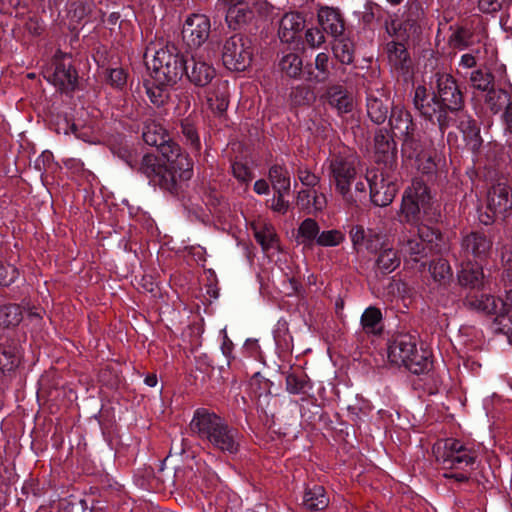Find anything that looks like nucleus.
Returning a JSON list of instances; mask_svg holds the SVG:
<instances>
[{"instance_id": "obj_8", "label": "nucleus", "mask_w": 512, "mask_h": 512, "mask_svg": "<svg viewBox=\"0 0 512 512\" xmlns=\"http://www.w3.org/2000/svg\"><path fill=\"white\" fill-rule=\"evenodd\" d=\"M459 285L466 290L463 304L470 310L482 314L497 311L496 298L485 293V276L482 261L463 259L457 271Z\"/></svg>"}, {"instance_id": "obj_34", "label": "nucleus", "mask_w": 512, "mask_h": 512, "mask_svg": "<svg viewBox=\"0 0 512 512\" xmlns=\"http://www.w3.org/2000/svg\"><path fill=\"white\" fill-rule=\"evenodd\" d=\"M286 391L292 395L308 397L313 389V383L309 376L301 369L290 370L285 374Z\"/></svg>"}, {"instance_id": "obj_15", "label": "nucleus", "mask_w": 512, "mask_h": 512, "mask_svg": "<svg viewBox=\"0 0 512 512\" xmlns=\"http://www.w3.org/2000/svg\"><path fill=\"white\" fill-rule=\"evenodd\" d=\"M374 158L381 170L395 171L397 167V143L388 128L376 129L373 137Z\"/></svg>"}, {"instance_id": "obj_29", "label": "nucleus", "mask_w": 512, "mask_h": 512, "mask_svg": "<svg viewBox=\"0 0 512 512\" xmlns=\"http://www.w3.org/2000/svg\"><path fill=\"white\" fill-rule=\"evenodd\" d=\"M52 81L62 90L74 91L78 81V74L71 62L66 63L64 58H56Z\"/></svg>"}, {"instance_id": "obj_33", "label": "nucleus", "mask_w": 512, "mask_h": 512, "mask_svg": "<svg viewBox=\"0 0 512 512\" xmlns=\"http://www.w3.org/2000/svg\"><path fill=\"white\" fill-rule=\"evenodd\" d=\"M365 108L366 114L373 124L380 126L388 120L390 107L387 100H383L372 92L366 93Z\"/></svg>"}, {"instance_id": "obj_30", "label": "nucleus", "mask_w": 512, "mask_h": 512, "mask_svg": "<svg viewBox=\"0 0 512 512\" xmlns=\"http://www.w3.org/2000/svg\"><path fill=\"white\" fill-rule=\"evenodd\" d=\"M94 2L86 0H73L67 4V18L69 21V30L72 33H78L80 26H83V20L91 17Z\"/></svg>"}, {"instance_id": "obj_46", "label": "nucleus", "mask_w": 512, "mask_h": 512, "mask_svg": "<svg viewBox=\"0 0 512 512\" xmlns=\"http://www.w3.org/2000/svg\"><path fill=\"white\" fill-rule=\"evenodd\" d=\"M23 319L22 309L18 304H5L0 306V326L4 328L15 327Z\"/></svg>"}, {"instance_id": "obj_10", "label": "nucleus", "mask_w": 512, "mask_h": 512, "mask_svg": "<svg viewBox=\"0 0 512 512\" xmlns=\"http://www.w3.org/2000/svg\"><path fill=\"white\" fill-rule=\"evenodd\" d=\"M357 158L354 156L335 155L329 164V177L335 185V190L347 204L356 203L351 191L352 183L356 180Z\"/></svg>"}, {"instance_id": "obj_7", "label": "nucleus", "mask_w": 512, "mask_h": 512, "mask_svg": "<svg viewBox=\"0 0 512 512\" xmlns=\"http://www.w3.org/2000/svg\"><path fill=\"white\" fill-rule=\"evenodd\" d=\"M388 359L391 364L404 367L410 373L423 376L430 393L437 390L440 383L433 371L431 353L423 347H417V335L410 332L396 333L388 342Z\"/></svg>"}, {"instance_id": "obj_9", "label": "nucleus", "mask_w": 512, "mask_h": 512, "mask_svg": "<svg viewBox=\"0 0 512 512\" xmlns=\"http://www.w3.org/2000/svg\"><path fill=\"white\" fill-rule=\"evenodd\" d=\"M111 151L128 167L140 172L144 175L149 183L158 186L162 191L171 195H177V184L172 180L170 174L165 167L159 166L158 157L154 154L147 153L141 158L132 145L127 142H120L111 147Z\"/></svg>"}, {"instance_id": "obj_24", "label": "nucleus", "mask_w": 512, "mask_h": 512, "mask_svg": "<svg viewBox=\"0 0 512 512\" xmlns=\"http://www.w3.org/2000/svg\"><path fill=\"white\" fill-rule=\"evenodd\" d=\"M317 21L322 31L333 38L344 35L345 19L339 8L322 6L317 13Z\"/></svg>"}, {"instance_id": "obj_18", "label": "nucleus", "mask_w": 512, "mask_h": 512, "mask_svg": "<svg viewBox=\"0 0 512 512\" xmlns=\"http://www.w3.org/2000/svg\"><path fill=\"white\" fill-rule=\"evenodd\" d=\"M185 74L187 80L195 87L203 88L211 83L216 76L213 65L202 58L186 56Z\"/></svg>"}, {"instance_id": "obj_43", "label": "nucleus", "mask_w": 512, "mask_h": 512, "mask_svg": "<svg viewBox=\"0 0 512 512\" xmlns=\"http://www.w3.org/2000/svg\"><path fill=\"white\" fill-rule=\"evenodd\" d=\"M390 18L388 12L379 4L368 1L364 5L362 14V22L366 26H371L374 23L385 27V22Z\"/></svg>"}, {"instance_id": "obj_28", "label": "nucleus", "mask_w": 512, "mask_h": 512, "mask_svg": "<svg viewBox=\"0 0 512 512\" xmlns=\"http://www.w3.org/2000/svg\"><path fill=\"white\" fill-rule=\"evenodd\" d=\"M330 503L326 489L318 484H306L302 496V506L308 512H321Z\"/></svg>"}, {"instance_id": "obj_37", "label": "nucleus", "mask_w": 512, "mask_h": 512, "mask_svg": "<svg viewBox=\"0 0 512 512\" xmlns=\"http://www.w3.org/2000/svg\"><path fill=\"white\" fill-rule=\"evenodd\" d=\"M250 384L258 399V406L261 407L262 410H265L269 406L271 398L277 395L272 391L274 383L262 376L259 372H256L252 376Z\"/></svg>"}, {"instance_id": "obj_49", "label": "nucleus", "mask_w": 512, "mask_h": 512, "mask_svg": "<svg viewBox=\"0 0 512 512\" xmlns=\"http://www.w3.org/2000/svg\"><path fill=\"white\" fill-rule=\"evenodd\" d=\"M345 239V235L336 229L325 230L316 239V244L321 247H335L340 245Z\"/></svg>"}, {"instance_id": "obj_20", "label": "nucleus", "mask_w": 512, "mask_h": 512, "mask_svg": "<svg viewBox=\"0 0 512 512\" xmlns=\"http://www.w3.org/2000/svg\"><path fill=\"white\" fill-rule=\"evenodd\" d=\"M320 99L336 110L339 116L350 113L353 110V99L342 84L329 83L326 85Z\"/></svg>"}, {"instance_id": "obj_41", "label": "nucleus", "mask_w": 512, "mask_h": 512, "mask_svg": "<svg viewBox=\"0 0 512 512\" xmlns=\"http://www.w3.org/2000/svg\"><path fill=\"white\" fill-rule=\"evenodd\" d=\"M268 179L272 184L273 190L290 192L291 179L290 173L284 164H273L268 171Z\"/></svg>"}, {"instance_id": "obj_53", "label": "nucleus", "mask_w": 512, "mask_h": 512, "mask_svg": "<svg viewBox=\"0 0 512 512\" xmlns=\"http://www.w3.org/2000/svg\"><path fill=\"white\" fill-rule=\"evenodd\" d=\"M254 236L256 241L260 244L262 250L265 252L272 249L277 243L276 234L268 228L262 231H256Z\"/></svg>"}, {"instance_id": "obj_42", "label": "nucleus", "mask_w": 512, "mask_h": 512, "mask_svg": "<svg viewBox=\"0 0 512 512\" xmlns=\"http://www.w3.org/2000/svg\"><path fill=\"white\" fill-rule=\"evenodd\" d=\"M301 401L300 414L304 421L309 424L320 422L323 418V409L318 404L317 398L314 395H308V397H302Z\"/></svg>"}, {"instance_id": "obj_2", "label": "nucleus", "mask_w": 512, "mask_h": 512, "mask_svg": "<svg viewBox=\"0 0 512 512\" xmlns=\"http://www.w3.org/2000/svg\"><path fill=\"white\" fill-rule=\"evenodd\" d=\"M401 214L404 220L411 225H423L431 233L424 234L419 229V238H410L406 241L403 251L410 260L419 262L426 256L425 242H432L433 239H440L441 232L430 228L428 225L438 223L441 219V213L432 202V196L429 187L424 181L414 179L405 189L401 201Z\"/></svg>"}, {"instance_id": "obj_50", "label": "nucleus", "mask_w": 512, "mask_h": 512, "mask_svg": "<svg viewBox=\"0 0 512 512\" xmlns=\"http://www.w3.org/2000/svg\"><path fill=\"white\" fill-rule=\"evenodd\" d=\"M127 72L122 67L108 68L105 71L107 83L118 90L124 89L127 84Z\"/></svg>"}, {"instance_id": "obj_58", "label": "nucleus", "mask_w": 512, "mask_h": 512, "mask_svg": "<svg viewBox=\"0 0 512 512\" xmlns=\"http://www.w3.org/2000/svg\"><path fill=\"white\" fill-rule=\"evenodd\" d=\"M510 1L511 0H479L478 8L483 13L491 14L501 10L503 5Z\"/></svg>"}, {"instance_id": "obj_45", "label": "nucleus", "mask_w": 512, "mask_h": 512, "mask_svg": "<svg viewBox=\"0 0 512 512\" xmlns=\"http://www.w3.org/2000/svg\"><path fill=\"white\" fill-rule=\"evenodd\" d=\"M413 26L414 22L411 20L397 22L391 17L385 22V30L390 36L396 38L395 42H406L410 37L409 32Z\"/></svg>"}, {"instance_id": "obj_17", "label": "nucleus", "mask_w": 512, "mask_h": 512, "mask_svg": "<svg viewBox=\"0 0 512 512\" xmlns=\"http://www.w3.org/2000/svg\"><path fill=\"white\" fill-rule=\"evenodd\" d=\"M352 247L356 252L363 250L376 254L385 245V236L371 228H364L362 225H352L349 230Z\"/></svg>"}, {"instance_id": "obj_62", "label": "nucleus", "mask_w": 512, "mask_h": 512, "mask_svg": "<svg viewBox=\"0 0 512 512\" xmlns=\"http://www.w3.org/2000/svg\"><path fill=\"white\" fill-rule=\"evenodd\" d=\"M226 8L236 5H253L254 8L263 11V7H266V0H219Z\"/></svg>"}, {"instance_id": "obj_13", "label": "nucleus", "mask_w": 512, "mask_h": 512, "mask_svg": "<svg viewBox=\"0 0 512 512\" xmlns=\"http://www.w3.org/2000/svg\"><path fill=\"white\" fill-rule=\"evenodd\" d=\"M263 11L254 8L253 5H236L226 8L225 21L229 29L234 31L252 32L257 28L258 19L267 17L273 11V5L266 0Z\"/></svg>"}, {"instance_id": "obj_59", "label": "nucleus", "mask_w": 512, "mask_h": 512, "mask_svg": "<svg viewBox=\"0 0 512 512\" xmlns=\"http://www.w3.org/2000/svg\"><path fill=\"white\" fill-rule=\"evenodd\" d=\"M233 176L240 182L248 183L253 178L252 171L243 163L236 162L232 165Z\"/></svg>"}, {"instance_id": "obj_16", "label": "nucleus", "mask_w": 512, "mask_h": 512, "mask_svg": "<svg viewBox=\"0 0 512 512\" xmlns=\"http://www.w3.org/2000/svg\"><path fill=\"white\" fill-rule=\"evenodd\" d=\"M211 23L208 16L194 13L183 24L182 37L189 48H199L209 38Z\"/></svg>"}, {"instance_id": "obj_25", "label": "nucleus", "mask_w": 512, "mask_h": 512, "mask_svg": "<svg viewBox=\"0 0 512 512\" xmlns=\"http://www.w3.org/2000/svg\"><path fill=\"white\" fill-rule=\"evenodd\" d=\"M180 139L185 146L195 155H199L202 149L200 134H199V120L196 115L189 114L188 116L180 119Z\"/></svg>"}, {"instance_id": "obj_61", "label": "nucleus", "mask_w": 512, "mask_h": 512, "mask_svg": "<svg viewBox=\"0 0 512 512\" xmlns=\"http://www.w3.org/2000/svg\"><path fill=\"white\" fill-rule=\"evenodd\" d=\"M297 175L300 182L307 187L314 188L320 182V177L312 173L308 169L299 168L297 171Z\"/></svg>"}, {"instance_id": "obj_64", "label": "nucleus", "mask_w": 512, "mask_h": 512, "mask_svg": "<svg viewBox=\"0 0 512 512\" xmlns=\"http://www.w3.org/2000/svg\"><path fill=\"white\" fill-rule=\"evenodd\" d=\"M502 120L505 125V132L508 135L512 134V102L506 107V109H504L502 113Z\"/></svg>"}, {"instance_id": "obj_5", "label": "nucleus", "mask_w": 512, "mask_h": 512, "mask_svg": "<svg viewBox=\"0 0 512 512\" xmlns=\"http://www.w3.org/2000/svg\"><path fill=\"white\" fill-rule=\"evenodd\" d=\"M187 52L182 51L175 43H167L155 52L152 60L150 77L143 85L146 94L156 107L164 106L170 97V89L185 74Z\"/></svg>"}, {"instance_id": "obj_38", "label": "nucleus", "mask_w": 512, "mask_h": 512, "mask_svg": "<svg viewBox=\"0 0 512 512\" xmlns=\"http://www.w3.org/2000/svg\"><path fill=\"white\" fill-rule=\"evenodd\" d=\"M486 107L494 115L504 111L512 103V96L503 88L492 87L486 92L484 99Z\"/></svg>"}, {"instance_id": "obj_39", "label": "nucleus", "mask_w": 512, "mask_h": 512, "mask_svg": "<svg viewBox=\"0 0 512 512\" xmlns=\"http://www.w3.org/2000/svg\"><path fill=\"white\" fill-rule=\"evenodd\" d=\"M335 42L332 46V51L335 59L341 65H351L355 59V45L354 42L346 36L334 38Z\"/></svg>"}, {"instance_id": "obj_52", "label": "nucleus", "mask_w": 512, "mask_h": 512, "mask_svg": "<svg viewBox=\"0 0 512 512\" xmlns=\"http://www.w3.org/2000/svg\"><path fill=\"white\" fill-rule=\"evenodd\" d=\"M274 339L279 348L285 351L290 350L292 337L288 334V324L286 321H278V327L274 331Z\"/></svg>"}, {"instance_id": "obj_54", "label": "nucleus", "mask_w": 512, "mask_h": 512, "mask_svg": "<svg viewBox=\"0 0 512 512\" xmlns=\"http://www.w3.org/2000/svg\"><path fill=\"white\" fill-rule=\"evenodd\" d=\"M18 270L0 260V286L8 287L18 278Z\"/></svg>"}, {"instance_id": "obj_48", "label": "nucleus", "mask_w": 512, "mask_h": 512, "mask_svg": "<svg viewBox=\"0 0 512 512\" xmlns=\"http://www.w3.org/2000/svg\"><path fill=\"white\" fill-rule=\"evenodd\" d=\"M400 138L402 139L401 151L404 156L412 159L420 154L422 146L420 140L415 135V131L402 134Z\"/></svg>"}, {"instance_id": "obj_40", "label": "nucleus", "mask_w": 512, "mask_h": 512, "mask_svg": "<svg viewBox=\"0 0 512 512\" xmlns=\"http://www.w3.org/2000/svg\"><path fill=\"white\" fill-rule=\"evenodd\" d=\"M429 272L435 282L446 287L453 279V271L447 259L436 258L430 262Z\"/></svg>"}, {"instance_id": "obj_22", "label": "nucleus", "mask_w": 512, "mask_h": 512, "mask_svg": "<svg viewBox=\"0 0 512 512\" xmlns=\"http://www.w3.org/2000/svg\"><path fill=\"white\" fill-rule=\"evenodd\" d=\"M487 209L506 217L512 210V184L498 182L487 193Z\"/></svg>"}, {"instance_id": "obj_55", "label": "nucleus", "mask_w": 512, "mask_h": 512, "mask_svg": "<svg viewBox=\"0 0 512 512\" xmlns=\"http://www.w3.org/2000/svg\"><path fill=\"white\" fill-rule=\"evenodd\" d=\"M274 196L271 201V209L280 214H286L290 208V203L285 199V196L290 192H284L281 190H274Z\"/></svg>"}, {"instance_id": "obj_21", "label": "nucleus", "mask_w": 512, "mask_h": 512, "mask_svg": "<svg viewBox=\"0 0 512 512\" xmlns=\"http://www.w3.org/2000/svg\"><path fill=\"white\" fill-rule=\"evenodd\" d=\"M497 311L489 315H495L492 329L496 333L507 336L512 343V288L506 290L505 298H496Z\"/></svg>"}, {"instance_id": "obj_27", "label": "nucleus", "mask_w": 512, "mask_h": 512, "mask_svg": "<svg viewBox=\"0 0 512 512\" xmlns=\"http://www.w3.org/2000/svg\"><path fill=\"white\" fill-rule=\"evenodd\" d=\"M457 128L462 133L468 149L477 155L483 144L478 122L470 115H458L456 117Z\"/></svg>"}, {"instance_id": "obj_11", "label": "nucleus", "mask_w": 512, "mask_h": 512, "mask_svg": "<svg viewBox=\"0 0 512 512\" xmlns=\"http://www.w3.org/2000/svg\"><path fill=\"white\" fill-rule=\"evenodd\" d=\"M254 47L250 37L236 33L224 42L222 48L223 65L230 71L243 72L252 63Z\"/></svg>"}, {"instance_id": "obj_1", "label": "nucleus", "mask_w": 512, "mask_h": 512, "mask_svg": "<svg viewBox=\"0 0 512 512\" xmlns=\"http://www.w3.org/2000/svg\"><path fill=\"white\" fill-rule=\"evenodd\" d=\"M413 104L424 119L438 126L443 135L464 110V92L453 75L437 71L431 76L428 87L419 85L415 88Z\"/></svg>"}, {"instance_id": "obj_35", "label": "nucleus", "mask_w": 512, "mask_h": 512, "mask_svg": "<svg viewBox=\"0 0 512 512\" xmlns=\"http://www.w3.org/2000/svg\"><path fill=\"white\" fill-rule=\"evenodd\" d=\"M374 269L376 275L385 276L394 272L401 264L399 252L385 245L377 253Z\"/></svg>"}, {"instance_id": "obj_6", "label": "nucleus", "mask_w": 512, "mask_h": 512, "mask_svg": "<svg viewBox=\"0 0 512 512\" xmlns=\"http://www.w3.org/2000/svg\"><path fill=\"white\" fill-rule=\"evenodd\" d=\"M143 141L154 146L160 153L158 157L159 166L165 167L173 181L177 184V195L184 192L187 181L193 175V162L188 154L183 152L181 147L174 142L167 130L154 120L144 124L142 132Z\"/></svg>"}, {"instance_id": "obj_56", "label": "nucleus", "mask_w": 512, "mask_h": 512, "mask_svg": "<svg viewBox=\"0 0 512 512\" xmlns=\"http://www.w3.org/2000/svg\"><path fill=\"white\" fill-rule=\"evenodd\" d=\"M305 41L312 48L319 47L325 42L324 32L319 28H309L305 32Z\"/></svg>"}, {"instance_id": "obj_31", "label": "nucleus", "mask_w": 512, "mask_h": 512, "mask_svg": "<svg viewBox=\"0 0 512 512\" xmlns=\"http://www.w3.org/2000/svg\"><path fill=\"white\" fill-rule=\"evenodd\" d=\"M278 68L283 77L295 80H305L306 65L302 57L296 52L283 54L278 61Z\"/></svg>"}, {"instance_id": "obj_23", "label": "nucleus", "mask_w": 512, "mask_h": 512, "mask_svg": "<svg viewBox=\"0 0 512 512\" xmlns=\"http://www.w3.org/2000/svg\"><path fill=\"white\" fill-rule=\"evenodd\" d=\"M305 18L298 12L285 13L278 26V37L282 43L299 45Z\"/></svg>"}, {"instance_id": "obj_4", "label": "nucleus", "mask_w": 512, "mask_h": 512, "mask_svg": "<svg viewBox=\"0 0 512 512\" xmlns=\"http://www.w3.org/2000/svg\"><path fill=\"white\" fill-rule=\"evenodd\" d=\"M436 460L442 465L443 478L457 486L483 483L485 480L484 466L478 451L462 440L445 438L438 440L433 446Z\"/></svg>"}, {"instance_id": "obj_47", "label": "nucleus", "mask_w": 512, "mask_h": 512, "mask_svg": "<svg viewBox=\"0 0 512 512\" xmlns=\"http://www.w3.org/2000/svg\"><path fill=\"white\" fill-rule=\"evenodd\" d=\"M470 83L473 88L487 92L494 87V75L488 70L477 69L471 72Z\"/></svg>"}, {"instance_id": "obj_19", "label": "nucleus", "mask_w": 512, "mask_h": 512, "mask_svg": "<svg viewBox=\"0 0 512 512\" xmlns=\"http://www.w3.org/2000/svg\"><path fill=\"white\" fill-rule=\"evenodd\" d=\"M334 60L328 53L320 52L315 56L314 63L306 64L305 81L315 85L329 84L334 75Z\"/></svg>"}, {"instance_id": "obj_44", "label": "nucleus", "mask_w": 512, "mask_h": 512, "mask_svg": "<svg viewBox=\"0 0 512 512\" xmlns=\"http://www.w3.org/2000/svg\"><path fill=\"white\" fill-rule=\"evenodd\" d=\"M320 226L313 218L304 219L298 227L297 237L301 238L300 243L306 247H312L316 244V239L319 236Z\"/></svg>"}, {"instance_id": "obj_57", "label": "nucleus", "mask_w": 512, "mask_h": 512, "mask_svg": "<svg viewBox=\"0 0 512 512\" xmlns=\"http://www.w3.org/2000/svg\"><path fill=\"white\" fill-rule=\"evenodd\" d=\"M53 165L54 156L53 153L48 150L43 151L34 162L35 169L41 173L46 172Z\"/></svg>"}, {"instance_id": "obj_63", "label": "nucleus", "mask_w": 512, "mask_h": 512, "mask_svg": "<svg viewBox=\"0 0 512 512\" xmlns=\"http://www.w3.org/2000/svg\"><path fill=\"white\" fill-rule=\"evenodd\" d=\"M22 493L25 495L32 494L34 497H40L43 494V489L40 487L38 482L30 480L24 483Z\"/></svg>"}, {"instance_id": "obj_14", "label": "nucleus", "mask_w": 512, "mask_h": 512, "mask_svg": "<svg viewBox=\"0 0 512 512\" xmlns=\"http://www.w3.org/2000/svg\"><path fill=\"white\" fill-rule=\"evenodd\" d=\"M493 235L491 230L476 229L462 236L461 255L463 259L484 262L492 252Z\"/></svg>"}, {"instance_id": "obj_26", "label": "nucleus", "mask_w": 512, "mask_h": 512, "mask_svg": "<svg viewBox=\"0 0 512 512\" xmlns=\"http://www.w3.org/2000/svg\"><path fill=\"white\" fill-rule=\"evenodd\" d=\"M389 129L393 135L397 131L400 135L416 131L417 125L410 111L401 103H392L388 117Z\"/></svg>"}, {"instance_id": "obj_60", "label": "nucleus", "mask_w": 512, "mask_h": 512, "mask_svg": "<svg viewBox=\"0 0 512 512\" xmlns=\"http://www.w3.org/2000/svg\"><path fill=\"white\" fill-rule=\"evenodd\" d=\"M210 108L218 114L226 112L229 101L224 94H215L214 97L208 99Z\"/></svg>"}, {"instance_id": "obj_12", "label": "nucleus", "mask_w": 512, "mask_h": 512, "mask_svg": "<svg viewBox=\"0 0 512 512\" xmlns=\"http://www.w3.org/2000/svg\"><path fill=\"white\" fill-rule=\"evenodd\" d=\"M393 172L376 168L367 169L365 179L369 185L371 202L375 206L386 207L393 202L399 190Z\"/></svg>"}, {"instance_id": "obj_51", "label": "nucleus", "mask_w": 512, "mask_h": 512, "mask_svg": "<svg viewBox=\"0 0 512 512\" xmlns=\"http://www.w3.org/2000/svg\"><path fill=\"white\" fill-rule=\"evenodd\" d=\"M314 98L313 91L305 85H298L291 91V99L295 105H310Z\"/></svg>"}, {"instance_id": "obj_32", "label": "nucleus", "mask_w": 512, "mask_h": 512, "mask_svg": "<svg viewBox=\"0 0 512 512\" xmlns=\"http://www.w3.org/2000/svg\"><path fill=\"white\" fill-rule=\"evenodd\" d=\"M387 52L390 64L402 76L410 74L411 58L405 42L391 41L387 43Z\"/></svg>"}, {"instance_id": "obj_36", "label": "nucleus", "mask_w": 512, "mask_h": 512, "mask_svg": "<svg viewBox=\"0 0 512 512\" xmlns=\"http://www.w3.org/2000/svg\"><path fill=\"white\" fill-rule=\"evenodd\" d=\"M360 324L367 335L381 336L384 331V319L380 308L367 307L361 315Z\"/></svg>"}, {"instance_id": "obj_3", "label": "nucleus", "mask_w": 512, "mask_h": 512, "mask_svg": "<svg viewBox=\"0 0 512 512\" xmlns=\"http://www.w3.org/2000/svg\"><path fill=\"white\" fill-rule=\"evenodd\" d=\"M188 428L193 438L217 454L235 459L242 451L243 433L224 416L210 408H196Z\"/></svg>"}]
</instances>
